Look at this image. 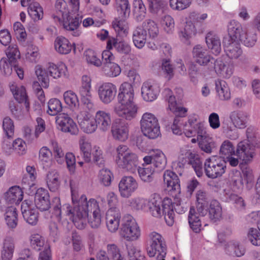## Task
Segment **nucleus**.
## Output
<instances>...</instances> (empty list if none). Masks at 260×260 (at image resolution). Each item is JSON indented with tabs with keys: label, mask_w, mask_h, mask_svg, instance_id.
Returning a JSON list of instances; mask_svg holds the SVG:
<instances>
[{
	"label": "nucleus",
	"mask_w": 260,
	"mask_h": 260,
	"mask_svg": "<svg viewBox=\"0 0 260 260\" xmlns=\"http://www.w3.org/2000/svg\"><path fill=\"white\" fill-rule=\"evenodd\" d=\"M71 186L72 200L74 204H77L73 209L66 204L61 207L60 198L55 197L52 200V217L60 222L65 216H69L76 227L80 230L85 228L87 222L92 228H98L101 224V212L106 209L104 198L99 197V202L91 198L89 200L82 194L78 199V191Z\"/></svg>",
	"instance_id": "1"
},
{
	"label": "nucleus",
	"mask_w": 260,
	"mask_h": 260,
	"mask_svg": "<svg viewBox=\"0 0 260 260\" xmlns=\"http://www.w3.org/2000/svg\"><path fill=\"white\" fill-rule=\"evenodd\" d=\"M118 102L113 107V112L118 117L126 120L134 119L138 106L135 101L133 86L129 82H123L119 87Z\"/></svg>",
	"instance_id": "2"
},
{
	"label": "nucleus",
	"mask_w": 260,
	"mask_h": 260,
	"mask_svg": "<svg viewBox=\"0 0 260 260\" xmlns=\"http://www.w3.org/2000/svg\"><path fill=\"white\" fill-rule=\"evenodd\" d=\"M114 160L119 168L132 173L137 170L139 164L137 155L124 144L116 147Z\"/></svg>",
	"instance_id": "3"
},
{
	"label": "nucleus",
	"mask_w": 260,
	"mask_h": 260,
	"mask_svg": "<svg viewBox=\"0 0 260 260\" xmlns=\"http://www.w3.org/2000/svg\"><path fill=\"white\" fill-rule=\"evenodd\" d=\"M229 35L239 40L247 47H252L257 40L256 33L253 30H248L242 26L237 21L232 20L228 25Z\"/></svg>",
	"instance_id": "4"
},
{
	"label": "nucleus",
	"mask_w": 260,
	"mask_h": 260,
	"mask_svg": "<svg viewBox=\"0 0 260 260\" xmlns=\"http://www.w3.org/2000/svg\"><path fill=\"white\" fill-rule=\"evenodd\" d=\"M146 241L149 246L147 249L148 256H156V260H165L167 246L162 236L156 232H151L148 235Z\"/></svg>",
	"instance_id": "5"
},
{
	"label": "nucleus",
	"mask_w": 260,
	"mask_h": 260,
	"mask_svg": "<svg viewBox=\"0 0 260 260\" xmlns=\"http://www.w3.org/2000/svg\"><path fill=\"white\" fill-rule=\"evenodd\" d=\"M140 122L141 132L145 137L150 139H154L161 136L158 119L153 113H144Z\"/></svg>",
	"instance_id": "6"
},
{
	"label": "nucleus",
	"mask_w": 260,
	"mask_h": 260,
	"mask_svg": "<svg viewBox=\"0 0 260 260\" xmlns=\"http://www.w3.org/2000/svg\"><path fill=\"white\" fill-rule=\"evenodd\" d=\"M119 234L124 240L133 242L140 239L141 231L136 219L131 215H128L123 218Z\"/></svg>",
	"instance_id": "7"
},
{
	"label": "nucleus",
	"mask_w": 260,
	"mask_h": 260,
	"mask_svg": "<svg viewBox=\"0 0 260 260\" xmlns=\"http://www.w3.org/2000/svg\"><path fill=\"white\" fill-rule=\"evenodd\" d=\"M204 168L206 175L209 178H217L225 172L226 161L221 157L212 156L206 159Z\"/></svg>",
	"instance_id": "8"
},
{
	"label": "nucleus",
	"mask_w": 260,
	"mask_h": 260,
	"mask_svg": "<svg viewBox=\"0 0 260 260\" xmlns=\"http://www.w3.org/2000/svg\"><path fill=\"white\" fill-rule=\"evenodd\" d=\"M91 82L90 77L83 76L79 89V94L82 103L89 110L92 109L94 106Z\"/></svg>",
	"instance_id": "9"
},
{
	"label": "nucleus",
	"mask_w": 260,
	"mask_h": 260,
	"mask_svg": "<svg viewBox=\"0 0 260 260\" xmlns=\"http://www.w3.org/2000/svg\"><path fill=\"white\" fill-rule=\"evenodd\" d=\"M57 128L65 133L72 135H77L79 129L76 122L73 119L66 113H61L56 117Z\"/></svg>",
	"instance_id": "10"
},
{
	"label": "nucleus",
	"mask_w": 260,
	"mask_h": 260,
	"mask_svg": "<svg viewBox=\"0 0 260 260\" xmlns=\"http://www.w3.org/2000/svg\"><path fill=\"white\" fill-rule=\"evenodd\" d=\"M224 52L232 59H238L243 54V50L238 41L234 37L229 35L223 41Z\"/></svg>",
	"instance_id": "11"
},
{
	"label": "nucleus",
	"mask_w": 260,
	"mask_h": 260,
	"mask_svg": "<svg viewBox=\"0 0 260 260\" xmlns=\"http://www.w3.org/2000/svg\"><path fill=\"white\" fill-rule=\"evenodd\" d=\"M139 187L137 180L131 176L122 177L118 184V189L121 197L128 198Z\"/></svg>",
	"instance_id": "12"
},
{
	"label": "nucleus",
	"mask_w": 260,
	"mask_h": 260,
	"mask_svg": "<svg viewBox=\"0 0 260 260\" xmlns=\"http://www.w3.org/2000/svg\"><path fill=\"white\" fill-rule=\"evenodd\" d=\"M117 91L116 86L111 82L102 83L97 90L100 100L104 104L111 103L115 99Z\"/></svg>",
	"instance_id": "13"
},
{
	"label": "nucleus",
	"mask_w": 260,
	"mask_h": 260,
	"mask_svg": "<svg viewBox=\"0 0 260 260\" xmlns=\"http://www.w3.org/2000/svg\"><path fill=\"white\" fill-rule=\"evenodd\" d=\"M75 116L83 132L86 134H92L96 131L98 128L95 118L92 117L89 113L83 111Z\"/></svg>",
	"instance_id": "14"
},
{
	"label": "nucleus",
	"mask_w": 260,
	"mask_h": 260,
	"mask_svg": "<svg viewBox=\"0 0 260 260\" xmlns=\"http://www.w3.org/2000/svg\"><path fill=\"white\" fill-rule=\"evenodd\" d=\"M236 154L244 163H250L255 154L254 146L246 141H241L237 145Z\"/></svg>",
	"instance_id": "15"
},
{
	"label": "nucleus",
	"mask_w": 260,
	"mask_h": 260,
	"mask_svg": "<svg viewBox=\"0 0 260 260\" xmlns=\"http://www.w3.org/2000/svg\"><path fill=\"white\" fill-rule=\"evenodd\" d=\"M121 217V212L118 207H112L108 210L106 215V222L109 231L115 233L118 230Z\"/></svg>",
	"instance_id": "16"
},
{
	"label": "nucleus",
	"mask_w": 260,
	"mask_h": 260,
	"mask_svg": "<svg viewBox=\"0 0 260 260\" xmlns=\"http://www.w3.org/2000/svg\"><path fill=\"white\" fill-rule=\"evenodd\" d=\"M159 92V85L154 81L145 82L141 87L142 96L147 102H152L156 99Z\"/></svg>",
	"instance_id": "17"
},
{
	"label": "nucleus",
	"mask_w": 260,
	"mask_h": 260,
	"mask_svg": "<svg viewBox=\"0 0 260 260\" xmlns=\"http://www.w3.org/2000/svg\"><path fill=\"white\" fill-rule=\"evenodd\" d=\"M195 61L201 66H209L214 63V58L209 54L207 50L200 45L195 46L192 50Z\"/></svg>",
	"instance_id": "18"
},
{
	"label": "nucleus",
	"mask_w": 260,
	"mask_h": 260,
	"mask_svg": "<svg viewBox=\"0 0 260 260\" xmlns=\"http://www.w3.org/2000/svg\"><path fill=\"white\" fill-rule=\"evenodd\" d=\"M214 69L216 74L223 78L229 79L233 74L234 66L233 63L219 58L214 61Z\"/></svg>",
	"instance_id": "19"
},
{
	"label": "nucleus",
	"mask_w": 260,
	"mask_h": 260,
	"mask_svg": "<svg viewBox=\"0 0 260 260\" xmlns=\"http://www.w3.org/2000/svg\"><path fill=\"white\" fill-rule=\"evenodd\" d=\"M111 133L113 139L124 142L129 136V127L127 124L122 122H115L111 126Z\"/></svg>",
	"instance_id": "20"
},
{
	"label": "nucleus",
	"mask_w": 260,
	"mask_h": 260,
	"mask_svg": "<svg viewBox=\"0 0 260 260\" xmlns=\"http://www.w3.org/2000/svg\"><path fill=\"white\" fill-rule=\"evenodd\" d=\"M21 211L23 218L31 225H36L38 221V212L32 204L24 201L21 204Z\"/></svg>",
	"instance_id": "21"
},
{
	"label": "nucleus",
	"mask_w": 260,
	"mask_h": 260,
	"mask_svg": "<svg viewBox=\"0 0 260 260\" xmlns=\"http://www.w3.org/2000/svg\"><path fill=\"white\" fill-rule=\"evenodd\" d=\"M94 118L97 128L102 132H108L112 126V117L109 112L104 110L96 112Z\"/></svg>",
	"instance_id": "22"
},
{
	"label": "nucleus",
	"mask_w": 260,
	"mask_h": 260,
	"mask_svg": "<svg viewBox=\"0 0 260 260\" xmlns=\"http://www.w3.org/2000/svg\"><path fill=\"white\" fill-rule=\"evenodd\" d=\"M58 21L62 24L63 27L66 30L71 31L73 36L78 37L81 35V32L78 29L80 24L79 18H74L71 16L70 13H69L68 15L62 17L60 21Z\"/></svg>",
	"instance_id": "23"
},
{
	"label": "nucleus",
	"mask_w": 260,
	"mask_h": 260,
	"mask_svg": "<svg viewBox=\"0 0 260 260\" xmlns=\"http://www.w3.org/2000/svg\"><path fill=\"white\" fill-rule=\"evenodd\" d=\"M144 157H149L150 162L149 163L157 171L160 172L166 168L167 164V159L164 152L160 149L153 151L151 155H147Z\"/></svg>",
	"instance_id": "24"
},
{
	"label": "nucleus",
	"mask_w": 260,
	"mask_h": 260,
	"mask_svg": "<svg viewBox=\"0 0 260 260\" xmlns=\"http://www.w3.org/2000/svg\"><path fill=\"white\" fill-rule=\"evenodd\" d=\"M49 194L47 190L43 188L37 189L35 197L37 208L41 211H46L50 207Z\"/></svg>",
	"instance_id": "25"
},
{
	"label": "nucleus",
	"mask_w": 260,
	"mask_h": 260,
	"mask_svg": "<svg viewBox=\"0 0 260 260\" xmlns=\"http://www.w3.org/2000/svg\"><path fill=\"white\" fill-rule=\"evenodd\" d=\"M162 94L168 102V109L170 111L180 116H184L185 115L187 112L186 109L177 106L175 97L173 95L172 91L170 89H165L162 92Z\"/></svg>",
	"instance_id": "26"
},
{
	"label": "nucleus",
	"mask_w": 260,
	"mask_h": 260,
	"mask_svg": "<svg viewBox=\"0 0 260 260\" xmlns=\"http://www.w3.org/2000/svg\"><path fill=\"white\" fill-rule=\"evenodd\" d=\"M161 208L162 215L164 216L167 224L169 226H172L174 222V207L172 199L169 198H165L161 201Z\"/></svg>",
	"instance_id": "27"
},
{
	"label": "nucleus",
	"mask_w": 260,
	"mask_h": 260,
	"mask_svg": "<svg viewBox=\"0 0 260 260\" xmlns=\"http://www.w3.org/2000/svg\"><path fill=\"white\" fill-rule=\"evenodd\" d=\"M47 68L49 76L54 79L67 77L68 75V68L63 62H59L57 64L49 62Z\"/></svg>",
	"instance_id": "28"
},
{
	"label": "nucleus",
	"mask_w": 260,
	"mask_h": 260,
	"mask_svg": "<svg viewBox=\"0 0 260 260\" xmlns=\"http://www.w3.org/2000/svg\"><path fill=\"white\" fill-rule=\"evenodd\" d=\"M143 161L142 167L138 169L139 175L143 181L150 182L153 180V173L157 171L149 163L150 162L149 157H144Z\"/></svg>",
	"instance_id": "29"
},
{
	"label": "nucleus",
	"mask_w": 260,
	"mask_h": 260,
	"mask_svg": "<svg viewBox=\"0 0 260 260\" xmlns=\"http://www.w3.org/2000/svg\"><path fill=\"white\" fill-rule=\"evenodd\" d=\"M113 47L121 54H127L131 51L130 45L125 41H118L115 38L109 37L107 42V48L112 49Z\"/></svg>",
	"instance_id": "30"
},
{
	"label": "nucleus",
	"mask_w": 260,
	"mask_h": 260,
	"mask_svg": "<svg viewBox=\"0 0 260 260\" xmlns=\"http://www.w3.org/2000/svg\"><path fill=\"white\" fill-rule=\"evenodd\" d=\"M197 29L193 22L188 21L183 28L178 31V37L180 40L185 44H188L189 40L197 34Z\"/></svg>",
	"instance_id": "31"
},
{
	"label": "nucleus",
	"mask_w": 260,
	"mask_h": 260,
	"mask_svg": "<svg viewBox=\"0 0 260 260\" xmlns=\"http://www.w3.org/2000/svg\"><path fill=\"white\" fill-rule=\"evenodd\" d=\"M163 179L164 183L170 190L180 191V180L177 174L174 172L169 170L165 171L164 173Z\"/></svg>",
	"instance_id": "32"
},
{
	"label": "nucleus",
	"mask_w": 260,
	"mask_h": 260,
	"mask_svg": "<svg viewBox=\"0 0 260 260\" xmlns=\"http://www.w3.org/2000/svg\"><path fill=\"white\" fill-rule=\"evenodd\" d=\"M46 182L49 189L52 192L57 191L60 186L61 179L59 172L56 170H51L46 174Z\"/></svg>",
	"instance_id": "33"
},
{
	"label": "nucleus",
	"mask_w": 260,
	"mask_h": 260,
	"mask_svg": "<svg viewBox=\"0 0 260 260\" xmlns=\"http://www.w3.org/2000/svg\"><path fill=\"white\" fill-rule=\"evenodd\" d=\"M148 202L146 212H149L154 217H161L162 216L161 200L159 196L154 194L148 199Z\"/></svg>",
	"instance_id": "34"
},
{
	"label": "nucleus",
	"mask_w": 260,
	"mask_h": 260,
	"mask_svg": "<svg viewBox=\"0 0 260 260\" xmlns=\"http://www.w3.org/2000/svg\"><path fill=\"white\" fill-rule=\"evenodd\" d=\"M188 164H190L196 172L198 177H201L203 174L202 164L198 154L194 151L187 150L184 154Z\"/></svg>",
	"instance_id": "35"
},
{
	"label": "nucleus",
	"mask_w": 260,
	"mask_h": 260,
	"mask_svg": "<svg viewBox=\"0 0 260 260\" xmlns=\"http://www.w3.org/2000/svg\"><path fill=\"white\" fill-rule=\"evenodd\" d=\"M230 119L235 127L243 129L246 127L248 120L247 115L239 111H234L230 114Z\"/></svg>",
	"instance_id": "36"
},
{
	"label": "nucleus",
	"mask_w": 260,
	"mask_h": 260,
	"mask_svg": "<svg viewBox=\"0 0 260 260\" xmlns=\"http://www.w3.org/2000/svg\"><path fill=\"white\" fill-rule=\"evenodd\" d=\"M23 198V192L21 188L17 186H14L5 193L6 201L10 204H19Z\"/></svg>",
	"instance_id": "37"
},
{
	"label": "nucleus",
	"mask_w": 260,
	"mask_h": 260,
	"mask_svg": "<svg viewBox=\"0 0 260 260\" xmlns=\"http://www.w3.org/2000/svg\"><path fill=\"white\" fill-rule=\"evenodd\" d=\"M14 239L11 237H6L3 242L1 251L2 260H12L15 250Z\"/></svg>",
	"instance_id": "38"
},
{
	"label": "nucleus",
	"mask_w": 260,
	"mask_h": 260,
	"mask_svg": "<svg viewBox=\"0 0 260 260\" xmlns=\"http://www.w3.org/2000/svg\"><path fill=\"white\" fill-rule=\"evenodd\" d=\"M55 51L60 54H68L71 52L73 45L66 38L62 36L57 37L54 42Z\"/></svg>",
	"instance_id": "39"
},
{
	"label": "nucleus",
	"mask_w": 260,
	"mask_h": 260,
	"mask_svg": "<svg viewBox=\"0 0 260 260\" xmlns=\"http://www.w3.org/2000/svg\"><path fill=\"white\" fill-rule=\"evenodd\" d=\"M206 43L213 54L217 55L220 53L221 42L219 37L215 33L209 32L206 35Z\"/></svg>",
	"instance_id": "40"
},
{
	"label": "nucleus",
	"mask_w": 260,
	"mask_h": 260,
	"mask_svg": "<svg viewBox=\"0 0 260 260\" xmlns=\"http://www.w3.org/2000/svg\"><path fill=\"white\" fill-rule=\"evenodd\" d=\"M215 89L218 99L222 101H229L231 99V91L227 83L222 80L215 81Z\"/></svg>",
	"instance_id": "41"
},
{
	"label": "nucleus",
	"mask_w": 260,
	"mask_h": 260,
	"mask_svg": "<svg viewBox=\"0 0 260 260\" xmlns=\"http://www.w3.org/2000/svg\"><path fill=\"white\" fill-rule=\"evenodd\" d=\"M79 148L81 155L86 162H89L91 160V154L93 151V146L87 140L85 137H81L79 141Z\"/></svg>",
	"instance_id": "42"
},
{
	"label": "nucleus",
	"mask_w": 260,
	"mask_h": 260,
	"mask_svg": "<svg viewBox=\"0 0 260 260\" xmlns=\"http://www.w3.org/2000/svg\"><path fill=\"white\" fill-rule=\"evenodd\" d=\"M132 39L135 46L138 49H142L147 41V34L141 26H138L133 30Z\"/></svg>",
	"instance_id": "43"
},
{
	"label": "nucleus",
	"mask_w": 260,
	"mask_h": 260,
	"mask_svg": "<svg viewBox=\"0 0 260 260\" xmlns=\"http://www.w3.org/2000/svg\"><path fill=\"white\" fill-rule=\"evenodd\" d=\"M10 87L14 98L19 103L25 104V103H29L26 90L23 86L13 83Z\"/></svg>",
	"instance_id": "44"
},
{
	"label": "nucleus",
	"mask_w": 260,
	"mask_h": 260,
	"mask_svg": "<svg viewBox=\"0 0 260 260\" xmlns=\"http://www.w3.org/2000/svg\"><path fill=\"white\" fill-rule=\"evenodd\" d=\"M18 214L15 207H7L5 211L4 218L7 225L12 229L15 228L18 223Z\"/></svg>",
	"instance_id": "45"
},
{
	"label": "nucleus",
	"mask_w": 260,
	"mask_h": 260,
	"mask_svg": "<svg viewBox=\"0 0 260 260\" xmlns=\"http://www.w3.org/2000/svg\"><path fill=\"white\" fill-rule=\"evenodd\" d=\"M230 181L234 191H238L241 190L244 182L241 172L237 170H233L230 174Z\"/></svg>",
	"instance_id": "46"
},
{
	"label": "nucleus",
	"mask_w": 260,
	"mask_h": 260,
	"mask_svg": "<svg viewBox=\"0 0 260 260\" xmlns=\"http://www.w3.org/2000/svg\"><path fill=\"white\" fill-rule=\"evenodd\" d=\"M102 71L106 77L114 78L120 74L121 70L117 63L113 62L104 63L102 68Z\"/></svg>",
	"instance_id": "47"
},
{
	"label": "nucleus",
	"mask_w": 260,
	"mask_h": 260,
	"mask_svg": "<svg viewBox=\"0 0 260 260\" xmlns=\"http://www.w3.org/2000/svg\"><path fill=\"white\" fill-rule=\"evenodd\" d=\"M24 105V108H22L18 105H16L14 103L10 104V111L15 118L21 119L29 116V103H25Z\"/></svg>",
	"instance_id": "48"
},
{
	"label": "nucleus",
	"mask_w": 260,
	"mask_h": 260,
	"mask_svg": "<svg viewBox=\"0 0 260 260\" xmlns=\"http://www.w3.org/2000/svg\"><path fill=\"white\" fill-rule=\"evenodd\" d=\"M148 199L142 197H135L128 200V206L133 211L146 212L148 204Z\"/></svg>",
	"instance_id": "49"
},
{
	"label": "nucleus",
	"mask_w": 260,
	"mask_h": 260,
	"mask_svg": "<svg viewBox=\"0 0 260 260\" xmlns=\"http://www.w3.org/2000/svg\"><path fill=\"white\" fill-rule=\"evenodd\" d=\"M200 216L194 207L190 208L188 216V223L190 228L195 233H199L201 231V221L199 218Z\"/></svg>",
	"instance_id": "50"
},
{
	"label": "nucleus",
	"mask_w": 260,
	"mask_h": 260,
	"mask_svg": "<svg viewBox=\"0 0 260 260\" xmlns=\"http://www.w3.org/2000/svg\"><path fill=\"white\" fill-rule=\"evenodd\" d=\"M52 151L46 146L42 147L39 151V158L44 169L47 170L52 165Z\"/></svg>",
	"instance_id": "51"
},
{
	"label": "nucleus",
	"mask_w": 260,
	"mask_h": 260,
	"mask_svg": "<svg viewBox=\"0 0 260 260\" xmlns=\"http://www.w3.org/2000/svg\"><path fill=\"white\" fill-rule=\"evenodd\" d=\"M63 98L64 103L70 108L77 109L80 106L79 101L77 94L71 90H67L63 93Z\"/></svg>",
	"instance_id": "52"
},
{
	"label": "nucleus",
	"mask_w": 260,
	"mask_h": 260,
	"mask_svg": "<svg viewBox=\"0 0 260 260\" xmlns=\"http://www.w3.org/2000/svg\"><path fill=\"white\" fill-rule=\"evenodd\" d=\"M224 192L229 201L232 202L238 210L243 211L245 209L246 203L241 197L231 192L228 189H224Z\"/></svg>",
	"instance_id": "53"
},
{
	"label": "nucleus",
	"mask_w": 260,
	"mask_h": 260,
	"mask_svg": "<svg viewBox=\"0 0 260 260\" xmlns=\"http://www.w3.org/2000/svg\"><path fill=\"white\" fill-rule=\"evenodd\" d=\"M37 177V173L35 167L28 166L26 167V173L22 178V183L31 187L35 184Z\"/></svg>",
	"instance_id": "54"
},
{
	"label": "nucleus",
	"mask_w": 260,
	"mask_h": 260,
	"mask_svg": "<svg viewBox=\"0 0 260 260\" xmlns=\"http://www.w3.org/2000/svg\"><path fill=\"white\" fill-rule=\"evenodd\" d=\"M35 74L38 79L41 82L42 86L44 88L48 87L49 85V74L48 73V68L46 69H43L40 66L37 65L35 67Z\"/></svg>",
	"instance_id": "55"
},
{
	"label": "nucleus",
	"mask_w": 260,
	"mask_h": 260,
	"mask_svg": "<svg viewBox=\"0 0 260 260\" xmlns=\"http://www.w3.org/2000/svg\"><path fill=\"white\" fill-rule=\"evenodd\" d=\"M147 34V37L154 39L158 35L159 30L155 22L151 20L145 21L141 26Z\"/></svg>",
	"instance_id": "56"
},
{
	"label": "nucleus",
	"mask_w": 260,
	"mask_h": 260,
	"mask_svg": "<svg viewBox=\"0 0 260 260\" xmlns=\"http://www.w3.org/2000/svg\"><path fill=\"white\" fill-rule=\"evenodd\" d=\"M209 215L210 218L214 221H216L221 218L222 209L218 201L213 200L210 202Z\"/></svg>",
	"instance_id": "57"
},
{
	"label": "nucleus",
	"mask_w": 260,
	"mask_h": 260,
	"mask_svg": "<svg viewBox=\"0 0 260 260\" xmlns=\"http://www.w3.org/2000/svg\"><path fill=\"white\" fill-rule=\"evenodd\" d=\"M51 149L52 150V155L54 158L59 164H62L65 161V154L62 147L58 143L53 140L51 141Z\"/></svg>",
	"instance_id": "58"
},
{
	"label": "nucleus",
	"mask_w": 260,
	"mask_h": 260,
	"mask_svg": "<svg viewBox=\"0 0 260 260\" xmlns=\"http://www.w3.org/2000/svg\"><path fill=\"white\" fill-rule=\"evenodd\" d=\"M112 27L120 36H126L128 33V26L125 20L115 18L112 22Z\"/></svg>",
	"instance_id": "59"
},
{
	"label": "nucleus",
	"mask_w": 260,
	"mask_h": 260,
	"mask_svg": "<svg viewBox=\"0 0 260 260\" xmlns=\"http://www.w3.org/2000/svg\"><path fill=\"white\" fill-rule=\"evenodd\" d=\"M115 8L118 13L124 18L129 16L131 7L128 0H115Z\"/></svg>",
	"instance_id": "60"
},
{
	"label": "nucleus",
	"mask_w": 260,
	"mask_h": 260,
	"mask_svg": "<svg viewBox=\"0 0 260 260\" xmlns=\"http://www.w3.org/2000/svg\"><path fill=\"white\" fill-rule=\"evenodd\" d=\"M133 6L136 19L139 21L142 20L145 17L146 10L142 0H134Z\"/></svg>",
	"instance_id": "61"
},
{
	"label": "nucleus",
	"mask_w": 260,
	"mask_h": 260,
	"mask_svg": "<svg viewBox=\"0 0 260 260\" xmlns=\"http://www.w3.org/2000/svg\"><path fill=\"white\" fill-rule=\"evenodd\" d=\"M57 15L54 17L55 20L60 21L61 18L70 13L67 3L64 0H57L55 4Z\"/></svg>",
	"instance_id": "62"
},
{
	"label": "nucleus",
	"mask_w": 260,
	"mask_h": 260,
	"mask_svg": "<svg viewBox=\"0 0 260 260\" xmlns=\"http://www.w3.org/2000/svg\"><path fill=\"white\" fill-rule=\"evenodd\" d=\"M226 250L230 255L238 257L241 256L245 253L244 248L240 246L237 242H229L226 247Z\"/></svg>",
	"instance_id": "63"
},
{
	"label": "nucleus",
	"mask_w": 260,
	"mask_h": 260,
	"mask_svg": "<svg viewBox=\"0 0 260 260\" xmlns=\"http://www.w3.org/2000/svg\"><path fill=\"white\" fill-rule=\"evenodd\" d=\"M28 13L34 21H38L43 17L42 8L39 3H34L28 7Z\"/></svg>",
	"instance_id": "64"
}]
</instances>
